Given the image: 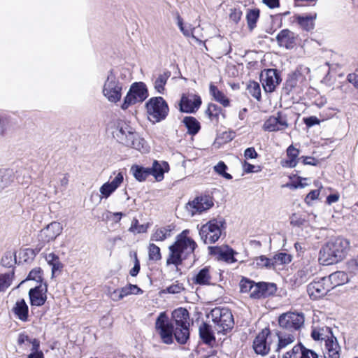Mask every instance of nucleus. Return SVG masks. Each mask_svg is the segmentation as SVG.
<instances>
[{"label": "nucleus", "mask_w": 358, "mask_h": 358, "mask_svg": "<svg viewBox=\"0 0 358 358\" xmlns=\"http://www.w3.org/2000/svg\"><path fill=\"white\" fill-rule=\"evenodd\" d=\"M155 329L163 343L166 344L173 343V336L180 344H185L189 337V327H174L173 324L170 322L166 312L159 313L155 322Z\"/></svg>", "instance_id": "obj_1"}, {"label": "nucleus", "mask_w": 358, "mask_h": 358, "mask_svg": "<svg viewBox=\"0 0 358 358\" xmlns=\"http://www.w3.org/2000/svg\"><path fill=\"white\" fill-rule=\"evenodd\" d=\"M350 250V241L336 238L328 241L320 250L319 261L324 265H331L342 261Z\"/></svg>", "instance_id": "obj_2"}, {"label": "nucleus", "mask_w": 358, "mask_h": 358, "mask_svg": "<svg viewBox=\"0 0 358 358\" xmlns=\"http://www.w3.org/2000/svg\"><path fill=\"white\" fill-rule=\"evenodd\" d=\"M112 134L113 137L120 143L142 151L144 140L139 137L135 129L128 122L122 120L114 122Z\"/></svg>", "instance_id": "obj_3"}, {"label": "nucleus", "mask_w": 358, "mask_h": 358, "mask_svg": "<svg viewBox=\"0 0 358 358\" xmlns=\"http://www.w3.org/2000/svg\"><path fill=\"white\" fill-rule=\"evenodd\" d=\"M196 247L197 244L193 239H176L174 243L169 247V253L166 262V266L173 264L178 271V266L182 264V262L194 254Z\"/></svg>", "instance_id": "obj_4"}, {"label": "nucleus", "mask_w": 358, "mask_h": 358, "mask_svg": "<svg viewBox=\"0 0 358 358\" xmlns=\"http://www.w3.org/2000/svg\"><path fill=\"white\" fill-rule=\"evenodd\" d=\"M145 108L148 119L153 123L165 120L169 111L168 103L162 96L150 98L145 103Z\"/></svg>", "instance_id": "obj_5"}, {"label": "nucleus", "mask_w": 358, "mask_h": 358, "mask_svg": "<svg viewBox=\"0 0 358 358\" xmlns=\"http://www.w3.org/2000/svg\"><path fill=\"white\" fill-rule=\"evenodd\" d=\"M215 329L218 333H223L231 330L234 324L231 312L227 308L216 307L210 313Z\"/></svg>", "instance_id": "obj_6"}, {"label": "nucleus", "mask_w": 358, "mask_h": 358, "mask_svg": "<svg viewBox=\"0 0 358 358\" xmlns=\"http://www.w3.org/2000/svg\"><path fill=\"white\" fill-rule=\"evenodd\" d=\"M224 221L213 219L203 224L199 229L201 239L206 244H212L217 241L221 236Z\"/></svg>", "instance_id": "obj_7"}, {"label": "nucleus", "mask_w": 358, "mask_h": 358, "mask_svg": "<svg viewBox=\"0 0 358 358\" xmlns=\"http://www.w3.org/2000/svg\"><path fill=\"white\" fill-rule=\"evenodd\" d=\"M122 83L119 82L113 70L111 69L108 73L107 78L103 87V94L112 103L119 101L122 97Z\"/></svg>", "instance_id": "obj_8"}, {"label": "nucleus", "mask_w": 358, "mask_h": 358, "mask_svg": "<svg viewBox=\"0 0 358 358\" xmlns=\"http://www.w3.org/2000/svg\"><path fill=\"white\" fill-rule=\"evenodd\" d=\"M148 96V90L146 85L143 82L134 83L124 97L121 108L126 110L131 105L143 102Z\"/></svg>", "instance_id": "obj_9"}, {"label": "nucleus", "mask_w": 358, "mask_h": 358, "mask_svg": "<svg viewBox=\"0 0 358 358\" xmlns=\"http://www.w3.org/2000/svg\"><path fill=\"white\" fill-rule=\"evenodd\" d=\"M281 328L290 332L298 330L304 323V317L302 313H286L282 314L278 319Z\"/></svg>", "instance_id": "obj_10"}, {"label": "nucleus", "mask_w": 358, "mask_h": 358, "mask_svg": "<svg viewBox=\"0 0 358 358\" xmlns=\"http://www.w3.org/2000/svg\"><path fill=\"white\" fill-rule=\"evenodd\" d=\"M326 280H328L327 277L315 279L308 285L307 292L311 299H319L332 289V285Z\"/></svg>", "instance_id": "obj_11"}, {"label": "nucleus", "mask_w": 358, "mask_h": 358, "mask_svg": "<svg viewBox=\"0 0 358 358\" xmlns=\"http://www.w3.org/2000/svg\"><path fill=\"white\" fill-rule=\"evenodd\" d=\"M214 205L213 198L208 195L200 196L189 201L186 208L192 216L201 214L212 208Z\"/></svg>", "instance_id": "obj_12"}, {"label": "nucleus", "mask_w": 358, "mask_h": 358, "mask_svg": "<svg viewBox=\"0 0 358 358\" xmlns=\"http://www.w3.org/2000/svg\"><path fill=\"white\" fill-rule=\"evenodd\" d=\"M262 86L266 92H273L281 82L280 73L277 69H264L260 74Z\"/></svg>", "instance_id": "obj_13"}, {"label": "nucleus", "mask_w": 358, "mask_h": 358, "mask_svg": "<svg viewBox=\"0 0 358 358\" xmlns=\"http://www.w3.org/2000/svg\"><path fill=\"white\" fill-rule=\"evenodd\" d=\"M270 330L265 328L255 337L253 341V349L255 352L261 355H265L268 353L271 348Z\"/></svg>", "instance_id": "obj_14"}, {"label": "nucleus", "mask_w": 358, "mask_h": 358, "mask_svg": "<svg viewBox=\"0 0 358 358\" xmlns=\"http://www.w3.org/2000/svg\"><path fill=\"white\" fill-rule=\"evenodd\" d=\"M63 230L62 224L58 222H52L43 229L38 234V239L43 244L54 241Z\"/></svg>", "instance_id": "obj_15"}, {"label": "nucleus", "mask_w": 358, "mask_h": 358, "mask_svg": "<svg viewBox=\"0 0 358 358\" xmlns=\"http://www.w3.org/2000/svg\"><path fill=\"white\" fill-rule=\"evenodd\" d=\"M217 274L218 273L210 266H205L199 270L192 280L194 284L200 285H215L216 282L213 280H215V275ZM219 275L220 276L221 273H219Z\"/></svg>", "instance_id": "obj_16"}, {"label": "nucleus", "mask_w": 358, "mask_h": 358, "mask_svg": "<svg viewBox=\"0 0 358 358\" xmlns=\"http://www.w3.org/2000/svg\"><path fill=\"white\" fill-rule=\"evenodd\" d=\"M288 126L286 117L278 113L277 116H271L265 121L263 128L265 131H278L286 129Z\"/></svg>", "instance_id": "obj_17"}, {"label": "nucleus", "mask_w": 358, "mask_h": 358, "mask_svg": "<svg viewBox=\"0 0 358 358\" xmlns=\"http://www.w3.org/2000/svg\"><path fill=\"white\" fill-rule=\"evenodd\" d=\"M123 181V174L119 172L111 182L103 184L99 189L101 199H108L121 185Z\"/></svg>", "instance_id": "obj_18"}, {"label": "nucleus", "mask_w": 358, "mask_h": 358, "mask_svg": "<svg viewBox=\"0 0 358 358\" xmlns=\"http://www.w3.org/2000/svg\"><path fill=\"white\" fill-rule=\"evenodd\" d=\"M47 288H43L41 285L30 289L29 291V296L31 305L34 306H43L47 299L45 294Z\"/></svg>", "instance_id": "obj_19"}, {"label": "nucleus", "mask_w": 358, "mask_h": 358, "mask_svg": "<svg viewBox=\"0 0 358 358\" xmlns=\"http://www.w3.org/2000/svg\"><path fill=\"white\" fill-rule=\"evenodd\" d=\"M201 104L200 96L194 95V99H189L185 95H182L180 102V110L181 112L193 113L196 112Z\"/></svg>", "instance_id": "obj_20"}, {"label": "nucleus", "mask_w": 358, "mask_h": 358, "mask_svg": "<svg viewBox=\"0 0 358 358\" xmlns=\"http://www.w3.org/2000/svg\"><path fill=\"white\" fill-rule=\"evenodd\" d=\"M189 314L187 309L184 308H179L176 309L172 313V321L174 327H189Z\"/></svg>", "instance_id": "obj_21"}, {"label": "nucleus", "mask_w": 358, "mask_h": 358, "mask_svg": "<svg viewBox=\"0 0 358 358\" xmlns=\"http://www.w3.org/2000/svg\"><path fill=\"white\" fill-rule=\"evenodd\" d=\"M210 250H214L215 253L218 255V259L223 260L228 264L234 263L237 259L234 257V255L237 254L232 248L227 245L223 247H209Z\"/></svg>", "instance_id": "obj_22"}, {"label": "nucleus", "mask_w": 358, "mask_h": 358, "mask_svg": "<svg viewBox=\"0 0 358 358\" xmlns=\"http://www.w3.org/2000/svg\"><path fill=\"white\" fill-rule=\"evenodd\" d=\"M276 41L280 46L292 49L295 44L294 34L289 29H282L277 35Z\"/></svg>", "instance_id": "obj_23"}, {"label": "nucleus", "mask_w": 358, "mask_h": 358, "mask_svg": "<svg viewBox=\"0 0 358 358\" xmlns=\"http://www.w3.org/2000/svg\"><path fill=\"white\" fill-rule=\"evenodd\" d=\"M15 317L22 322L29 320V307L24 299L17 300L12 309Z\"/></svg>", "instance_id": "obj_24"}, {"label": "nucleus", "mask_w": 358, "mask_h": 358, "mask_svg": "<svg viewBox=\"0 0 358 358\" xmlns=\"http://www.w3.org/2000/svg\"><path fill=\"white\" fill-rule=\"evenodd\" d=\"M299 154V149L294 148L292 145H289L287 149V159L285 160L282 166L288 168L295 167L300 160Z\"/></svg>", "instance_id": "obj_25"}, {"label": "nucleus", "mask_w": 358, "mask_h": 358, "mask_svg": "<svg viewBox=\"0 0 358 358\" xmlns=\"http://www.w3.org/2000/svg\"><path fill=\"white\" fill-rule=\"evenodd\" d=\"M169 168V164L162 162L160 164L157 161H154L152 168H150V175H152L157 181H161L164 178V173L168 171Z\"/></svg>", "instance_id": "obj_26"}, {"label": "nucleus", "mask_w": 358, "mask_h": 358, "mask_svg": "<svg viewBox=\"0 0 358 358\" xmlns=\"http://www.w3.org/2000/svg\"><path fill=\"white\" fill-rule=\"evenodd\" d=\"M317 14L307 15H295V21L306 31H310L314 29V20L316 19Z\"/></svg>", "instance_id": "obj_27"}, {"label": "nucleus", "mask_w": 358, "mask_h": 358, "mask_svg": "<svg viewBox=\"0 0 358 358\" xmlns=\"http://www.w3.org/2000/svg\"><path fill=\"white\" fill-rule=\"evenodd\" d=\"M15 175L13 169H0V192L5 188L10 186L14 181Z\"/></svg>", "instance_id": "obj_28"}, {"label": "nucleus", "mask_w": 358, "mask_h": 358, "mask_svg": "<svg viewBox=\"0 0 358 358\" xmlns=\"http://www.w3.org/2000/svg\"><path fill=\"white\" fill-rule=\"evenodd\" d=\"M329 284L332 285V289L344 285L349 281L347 273L344 271H338L330 274L327 276Z\"/></svg>", "instance_id": "obj_29"}, {"label": "nucleus", "mask_w": 358, "mask_h": 358, "mask_svg": "<svg viewBox=\"0 0 358 358\" xmlns=\"http://www.w3.org/2000/svg\"><path fill=\"white\" fill-rule=\"evenodd\" d=\"M173 229V227L171 225L158 228L151 235L150 241L156 242L164 241L171 236Z\"/></svg>", "instance_id": "obj_30"}, {"label": "nucleus", "mask_w": 358, "mask_h": 358, "mask_svg": "<svg viewBox=\"0 0 358 358\" xmlns=\"http://www.w3.org/2000/svg\"><path fill=\"white\" fill-rule=\"evenodd\" d=\"M171 76V72L169 71H164L162 73H159L157 77L153 81V85L155 90L159 94H163L165 90V85L167 83L168 79Z\"/></svg>", "instance_id": "obj_31"}, {"label": "nucleus", "mask_w": 358, "mask_h": 358, "mask_svg": "<svg viewBox=\"0 0 358 358\" xmlns=\"http://www.w3.org/2000/svg\"><path fill=\"white\" fill-rule=\"evenodd\" d=\"M210 94L213 99L222 104L224 107H228L230 105L229 99L224 95V94L218 90V88L213 83L210 84L209 87Z\"/></svg>", "instance_id": "obj_32"}, {"label": "nucleus", "mask_w": 358, "mask_h": 358, "mask_svg": "<svg viewBox=\"0 0 358 358\" xmlns=\"http://www.w3.org/2000/svg\"><path fill=\"white\" fill-rule=\"evenodd\" d=\"M199 336L201 339L206 344L210 345L215 340L211 327L206 323H203L199 327Z\"/></svg>", "instance_id": "obj_33"}, {"label": "nucleus", "mask_w": 358, "mask_h": 358, "mask_svg": "<svg viewBox=\"0 0 358 358\" xmlns=\"http://www.w3.org/2000/svg\"><path fill=\"white\" fill-rule=\"evenodd\" d=\"M45 259L48 264L52 266V276L53 277L57 271L63 268V264L60 262L59 257L53 252L47 254Z\"/></svg>", "instance_id": "obj_34"}, {"label": "nucleus", "mask_w": 358, "mask_h": 358, "mask_svg": "<svg viewBox=\"0 0 358 358\" xmlns=\"http://www.w3.org/2000/svg\"><path fill=\"white\" fill-rule=\"evenodd\" d=\"M332 332L330 328L323 327L314 329L311 332V336L315 341H326L330 339Z\"/></svg>", "instance_id": "obj_35"}, {"label": "nucleus", "mask_w": 358, "mask_h": 358, "mask_svg": "<svg viewBox=\"0 0 358 358\" xmlns=\"http://www.w3.org/2000/svg\"><path fill=\"white\" fill-rule=\"evenodd\" d=\"M325 346L328 351L329 358H340V347L335 337L331 336L330 339H327L325 343Z\"/></svg>", "instance_id": "obj_36"}, {"label": "nucleus", "mask_w": 358, "mask_h": 358, "mask_svg": "<svg viewBox=\"0 0 358 358\" xmlns=\"http://www.w3.org/2000/svg\"><path fill=\"white\" fill-rule=\"evenodd\" d=\"M182 122L187 129L188 134L191 135H196L201 129L199 122L194 117H185L183 119Z\"/></svg>", "instance_id": "obj_37"}, {"label": "nucleus", "mask_w": 358, "mask_h": 358, "mask_svg": "<svg viewBox=\"0 0 358 358\" xmlns=\"http://www.w3.org/2000/svg\"><path fill=\"white\" fill-rule=\"evenodd\" d=\"M313 275V271L311 268L304 267L302 269L297 271L295 275L294 282L297 285H301L306 283Z\"/></svg>", "instance_id": "obj_38"}, {"label": "nucleus", "mask_w": 358, "mask_h": 358, "mask_svg": "<svg viewBox=\"0 0 358 358\" xmlns=\"http://www.w3.org/2000/svg\"><path fill=\"white\" fill-rule=\"evenodd\" d=\"M278 338V350L285 348L288 344L294 342L295 337L289 331L286 333L285 331H280L277 333Z\"/></svg>", "instance_id": "obj_39"}, {"label": "nucleus", "mask_w": 358, "mask_h": 358, "mask_svg": "<svg viewBox=\"0 0 358 358\" xmlns=\"http://www.w3.org/2000/svg\"><path fill=\"white\" fill-rule=\"evenodd\" d=\"M150 168H144L138 165H134L131 168L134 178L141 182L144 181L149 176H150Z\"/></svg>", "instance_id": "obj_40"}, {"label": "nucleus", "mask_w": 358, "mask_h": 358, "mask_svg": "<svg viewBox=\"0 0 358 358\" xmlns=\"http://www.w3.org/2000/svg\"><path fill=\"white\" fill-rule=\"evenodd\" d=\"M206 114L212 121H215L217 123L219 121V115L220 114L224 117V114L222 113V109L215 103H209L208 108L206 110Z\"/></svg>", "instance_id": "obj_41"}, {"label": "nucleus", "mask_w": 358, "mask_h": 358, "mask_svg": "<svg viewBox=\"0 0 358 358\" xmlns=\"http://www.w3.org/2000/svg\"><path fill=\"white\" fill-rule=\"evenodd\" d=\"M301 78H303V75L298 70L289 74L285 83V90L288 92L292 91L297 85L298 80Z\"/></svg>", "instance_id": "obj_42"}, {"label": "nucleus", "mask_w": 358, "mask_h": 358, "mask_svg": "<svg viewBox=\"0 0 358 358\" xmlns=\"http://www.w3.org/2000/svg\"><path fill=\"white\" fill-rule=\"evenodd\" d=\"M277 290L275 283L261 282V294L262 298H266L273 295Z\"/></svg>", "instance_id": "obj_43"}, {"label": "nucleus", "mask_w": 358, "mask_h": 358, "mask_svg": "<svg viewBox=\"0 0 358 358\" xmlns=\"http://www.w3.org/2000/svg\"><path fill=\"white\" fill-rule=\"evenodd\" d=\"M259 17V9H252L250 10L246 15V19L248 22V27L250 30H252L255 26L256 23Z\"/></svg>", "instance_id": "obj_44"}, {"label": "nucleus", "mask_w": 358, "mask_h": 358, "mask_svg": "<svg viewBox=\"0 0 358 358\" xmlns=\"http://www.w3.org/2000/svg\"><path fill=\"white\" fill-rule=\"evenodd\" d=\"M148 256L151 261L157 262L162 259L159 247L154 243H150L148 246Z\"/></svg>", "instance_id": "obj_45"}, {"label": "nucleus", "mask_w": 358, "mask_h": 358, "mask_svg": "<svg viewBox=\"0 0 358 358\" xmlns=\"http://www.w3.org/2000/svg\"><path fill=\"white\" fill-rule=\"evenodd\" d=\"M274 267L276 264H287L292 262V257L285 252H280L275 255L273 257Z\"/></svg>", "instance_id": "obj_46"}, {"label": "nucleus", "mask_w": 358, "mask_h": 358, "mask_svg": "<svg viewBox=\"0 0 358 358\" xmlns=\"http://www.w3.org/2000/svg\"><path fill=\"white\" fill-rule=\"evenodd\" d=\"M248 93L257 100L261 98V89L260 85L255 81H251L247 86Z\"/></svg>", "instance_id": "obj_47"}, {"label": "nucleus", "mask_w": 358, "mask_h": 358, "mask_svg": "<svg viewBox=\"0 0 358 358\" xmlns=\"http://www.w3.org/2000/svg\"><path fill=\"white\" fill-rule=\"evenodd\" d=\"M256 264L259 267H265L266 268H274L273 258L270 259L266 256L262 255L256 258Z\"/></svg>", "instance_id": "obj_48"}, {"label": "nucleus", "mask_w": 358, "mask_h": 358, "mask_svg": "<svg viewBox=\"0 0 358 358\" xmlns=\"http://www.w3.org/2000/svg\"><path fill=\"white\" fill-rule=\"evenodd\" d=\"M307 219L305 215L293 213L290 216V224L294 227H301L307 223Z\"/></svg>", "instance_id": "obj_49"}, {"label": "nucleus", "mask_w": 358, "mask_h": 358, "mask_svg": "<svg viewBox=\"0 0 358 358\" xmlns=\"http://www.w3.org/2000/svg\"><path fill=\"white\" fill-rule=\"evenodd\" d=\"M227 169V166L222 161L219 162L217 164L214 166V170L216 173L227 180H231L232 176L231 174L226 172Z\"/></svg>", "instance_id": "obj_50"}, {"label": "nucleus", "mask_w": 358, "mask_h": 358, "mask_svg": "<svg viewBox=\"0 0 358 358\" xmlns=\"http://www.w3.org/2000/svg\"><path fill=\"white\" fill-rule=\"evenodd\" d=\"M12 282V275L10 273H3L0 275V292L6 291Z\"/></svg>", "instance_id": "obj_51"}, {"label": "nucleus", "mask_w": 358, "mask_h": 358, "mask_svg": "<svg viewBox=\"0 0 358 358\" xmlns=\"http://www.w3.org/2000/svg\"><path fill=\"white\" fill-rule=\"evenodd\" d=\"M301 347L299 358H319V355L313 350L308 349L299 343Z\"/></svg>", "instance_id": "obj_52"}, {"label": "nucleus", "mask_w": 358, "mask_h": 358, "mask_svg": "<svg viewBox=\"0 0 358 358\" xmlns=\"http://www.w3.org/2000/svg\"><path fill=\"white\" fill-rule=\"evenodd\" d=\"M13 254L11 252H6L1 258V264L3 266L10 268L13 266V263L16 262L15 255L14 254V259H13Z\"/></svg>", "instance_id": "obj_53"}, {"label": "nucleus", "mask_w": 358, "mask_h": 358, "mask_svg": "<svg viewBox=\"0 0 358 358\" xmlns=\"http://www.w3.org/2000/svg\"><path fill=\"white\" fill-rule=\"evenodd\" d=\"M148 227L144 224H139L138 220L134 218L129 231L131 232L144 233L147 231Z\"/></svg>", "instance_id": "obj_54"}, {"label": "nucleus", "mask_w": 358, "mask_h": 358, "mask_svg": "<svg viewBox=\"0 0 358 358\" xmlns=\"http://www.w3.org/2000/svg\"><path fill=\"white\" fill-rule=\"evenodd\" d=\"M255 282L249 280L245 278H243V279L240 282V291L242 293H250L253 283Z\"/></svg>", "instance_id": "obj_55"}, {"label": "nucleus", "mask_w": 358, "mask_h": 358, "mask_svg": "<svg viewBox=\"0 0 358 358\" xmlns=\"http://www.w3.org/2000/svg\"><path fill=\"white\" fill-rule=\"evenodd\" d=\"M42 273L43 271L41 268H35L29 272L27 280H33L36 282H41L43 280Z\"/></svg>", "instance_id": "obj_56"}, {"label": "nucleus", "mask_w": 358, "mask_h": 358, "mask_svg": "<svg viewBox=\"0 0 358 358\" xmlns=\"http://www.w3.org/2000/svg\"><path fill=\"white\" fill-rule=\"evenodd\" d=\"M184 287L182 283L178 282V281H176V283L169 286L166 287V290L164 292H166L167 293L170 294H178L180 293L182 290H184Z\"/></svg>", "instance_id": "obj_57"}, {"label": "nucleus", "mask_w": 358, "mask_h": 358, "mask_svg": "<svg viewBox=\"0 0 358 358\" xmlns=\"http://www.w3.org/2000/svg\"><path fill=\"white\" fill-rule=\"evenodd\" d=\"M301 347L299 343L294 345L292 350L287 352L282 358H299Z\"/></svg>", "instance_id": "obj_58"}, {"label": "nucleus", "mask_w": 358, "mask_h": 358, "mask_svg": "<svg viewBox=\"0 0 358 358\" xmlns=\"http://www.w3.org/2000/svg\"><path fill=\"white\" fill-rule=\"evenodd\" d=\"M261 282H254L252 287V289L250 292V295L251 298L253 299H261Z\"/></svg>", "instance_id": "obj_59"}, {"label": "nucleus", "mask_w": 358, "mask_h": 358, "mask_svg": "<svg viewBox=\"0 0 358 358\" xmlns=\"http://www.w3.org/2000/svg\"><path fill=\"white\" fill-rule=\"evenodd\" d=\"M348 270L354 274L358 273V255L348 262Z\"/></svg>", "instance_id": "obj_60"}, {"label": "nucleus", "mask_w": 358, "mask_h": 358, "mask_svg": "<svg viewBox=\"0 0 358 358\" xmlns=\"http://www.w3.org/2000/svg\"><path fill=\"white\" fill-rule=\"evenodd\" d=\"M319 194H320V190L319 189H314V190H312L310 191L308 194L307 196H306V199H305V201L308 203V204H310V203L317 199L318 196H319Z\"/></svg>", "instance_id": "obj_61"}, {"label": "nucleus", "mask_w": 358, "mask_h": 358, "mask_svg": "<svg viewBox=\"0 0 358 358\" xmlns=\"http://www.w3.org/2000/svg\"><path fill=\"white\" fill-rule=\"evenodd\" d=\"M244 157L246 159H256L258 157V154L253 147L247 148L244 152Z\"/></svg>", "instance_id": "obj_62"}, {"label": "nucleus", "mask_w": 358, "mask_h": 358, "mask_svg": "<svg viewBox=\"0 0 358 358\" xmlns=\"http://www.w3.org/2000/svg\"><path fill=\"white\" fill-rule=\"evenodd\" d=\"M303 122L308 127H311L314 125L320 124V120L315 116H310V117L304 118Z\"/></svg>", "instance_id": "obj_63"}, {"label": "nucleus", "mask_w": 358, "mask_h": 358, "mask_svg": "<svg viewBox=\"0 0 358 358\" xmlns=\"http://www.w3.org/2000/svg\"><path fill=\"white\" fill-rule=\"evenodd\" d=\"M300 159L302 160V162L304 165H313L315 166L317 164V159L312 157H304L302 156L300 157Z\"/></svg>", "instance_id": "obj_64"}]
</instances>
